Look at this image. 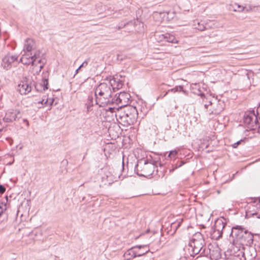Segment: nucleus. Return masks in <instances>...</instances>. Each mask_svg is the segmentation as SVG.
Segmentation results:
<instances>
[{"label":"nucleus","mask_w":260,"mask_h":260,"mask_svg":"<svg viewBox=\"0 0 260 260\" xmlns=\"http://www.w3.org/2000/svg\"><path fill=\"white\" fill-rule=\"evenodd\" d=\"M116 82L115 79L111 80L108 82L100 83L94 89L95 104L100 107H104L110 103H113L112 97V89L114 91L115 87L113 83Z\"/></svg>","instance_id":"nucleus-1"},{"label":"nucleus","mask_w":260,"mask_h":260,"mask_svg":"<svg viewBox=\"0 0 260 260\" xmlns=\"http://www.w3.org/2000/svg\"><path fill=\"white\" fill-rule=\"evenodd\" d=\"M254 234L243 225H236L231 229L230 237L233 239L234 243H239L242 245L251 246L253 243Z\"/></svg>","instance_id":"nucleus-2"},{"label":"nucleus","mask_w":260,"mask_h":260,"mask_svg":"<svg viewBox=\"0 0 260 260\" xmlns=\"http://www.w3.org/2000/svg\"><path fill=\"white\" fill-rule=\"evenodd\" d=\"M138 113L136 107L131 105L126 106L123 109L116 112L115 116L118 122L124 126L128 127L134 124L136 121Z\"/></svg>","instance_id":"nucleus-3"},{"label":"nucleus","mask_w":260,"mask_h":260,"mask_svg":"<svg viewBox=\"0 0 260 260\" xmlns=\"http://www.w3.org/2000/svg\"><path fill=\"white\" fill-rule=\"evenodd\" d=\"M161 168L162 164L160 161L147 160H140L135 167V172L140 176L148 177L152 175L155 170L158 172V166Z\"/></svg>","instance_id":"nucleus-4"},{"label":"nucleus","mask_w":260,"mask_h":260,"mask_svg":"<svg viewBox=\"0 0 260 260\" xmlns=\"http://www.w3.org/2000/svg\"><path fill=\"white\" fill-rule=\"evenodd\" d=\"M180 80L183 81L184 83H181L180 85V92H182L185 95H187L188 90L187 89H190L191 92L193 93L200 95L203 100L206 99L208 100L207 95H205L204 91H206V89L204 87H201V84L199 83L192 84L189 85H188L187 81L180 78Z\"/></svg>","instance_id":"nucleus-5"},{"label":"nucleus","mask_w":260,"mask_h":260,"mask_svg":"<svg viewBox=\"0 0 260 260\" xmlns=\"http://www.w3.org/2000/svg\"><path fill=\"white\" fill-rule=\"evenodd\" d=\"M148 247V245H139L135 246L127 250L124 254L123 256L125 259L127 260L132 259L135 257L142 256L149 251V249L146 250L145 252H139L137 249Z\"/></svg>","instance_id":"nucleus-6"},{"label":"nucleus","mask_w":260,"mask_h":260,"mask_svg":"<svg viewBox=\"0 0 260 260\" xmlns=\"http://www.w3.org/2000/svg\"><path fill=\"white\" fill-rule=\"evenodd\" d=\"M244 247L240 249L237 246L233 247L227 252L229 253L230 260H246Z\"/></svg>","instance_id":"nucleus-7"},{"label":"nucleus","mask_w":260,"mask_h":260,"mask_svg":"<svg viewBox=\"0 0 260 260\" xmlns=\"http://www.w3.org/2000/svg\"><path fill=\"white\" fill-rule=\"evenodd\" d=\"M22 116V113L18 109H11L5 112V116L3 117V122L6 123L13 122L20 119Z\"/></svg>","instance_id":"nucleus-8"},{"label":"nucleus","mask_w":260,"mask_h":260,"mask_svg":"<svg viewBox=\"0 0 260 260\" xmlns=\"http://www.w3.org/2000/svg\"><path fill=\"white\" fill-rule=\"evenodd\" d=\"M188 246L191 248L192 254L200 253V255H202L206 254L205 241H203V242L200 241H189Z\"/></svg>","instance_id":"nucleus-9"},{"label":"nucleus","mask_w":260,"mask_h":260,"mask_svg":"<svg viewBox=\"0 0 260 260\" xmlns=\"http://www.w3.org/2000/svg\"><path fill=\"white\" fill-rule=\"evenodd\" d=\"M226 225V223L222 220H219L215 222L214 227L212 228V231L211 236L212 239L218 240L222 237V230Z\"/></svg>","instance_id":"nucleus-10"},{"label":"nucleus","mask_w":260,"mask_h":260,"mask_svg":"<svg viewBox=\"0 0 260 260\" xmlns=\"http://www.w3.org/2000/svg\"><path fill=\"white\" fill-rule=\"evenodd\" d=\"M116 99L115 102L113 101V103H116L117 104H121L120 108L122 107H125L127 106V104L129 103L131 98L130 94L126 92H120L118 95L117 94L115 95Z\"/></svg>","instance_id":"nucleus-11"},{"label":"nucleus","mask_w":260,"mask_h":260,"mask_svg":"<svg viewBox=\"0 0 260 260\" xmlns=\"http://www.w3.org/2000/svg\"><path fill=\"white\" fill-rule=\"evenodd\" d=\"M17 59V56L15 55H7L2 59V66L6 70H9L11 68V64Z\"/></svg>","instance_id":"nucleus-12"},{"label":"nucleus","mask_w":260,"mask_h":260,"mask_svg":"<svg viewBox=\"0 0 260 260\" xmlns=\"http://www.w3.org/2000/svg\"><path fill=\"white\" fill-rule=\"evenodd\" d=\"M33 58L30 53L24 52V54L21 56L20 61L24 65L31 64L34 67H36Z\"/></svg>","instance_id":"nucleus-13"},{"label":"nucleus","mask_w":260,"mask_h":260,"mask_svg":"<svg viewBox=\"0 0 260 260\" xmlns=\"http://www.w3.org/2000/svg\"><path fill=\"white\" fill-rule=\"evenodd\" d=\"M244 248L245 250H244V251L245 252L246 260H254L257 255L255 248L251 246Z\"/></svg>","instance_id":"nucleus-14"},{"label":"nucleus","mask_w":260,"mask_h":260,"mask_svg":"<svg viewBox=\"0 0 260 260\" xmlns=\"http://www.w3.org/2000/svg\"><path fill=\"white\" fill-rule=\"evenodd\" d=\"M254 117H255V114L254 110L245 113L243 117V122L244 124L247 125L248 128L252 125Z\"/></svg>","instance_id":"nucleus-15"},{"label":"nucleus","mask_w":260,"mask_h":260,"mask_svg":"<svg viewBox=\"0 0 260 260\" xmlns=\"http://www.w3.org/2000/svg\"><path fill=\"white\" fill-rule=\"evenodd\" d=\"M35 48L36 44L34 40L30 38L26 39L24 45V52L30 53L31 52V51L35 50Z\"/></svg>","instance_id":"nucleus-16"},{"label":"nucleus","mask_w":260,"mask_h":260,"mask_svg":"<svg viewBox=\"0 0 260 260\" xmlns=\"http://www.w3.org/2000/svg\"><path fill=\"white\" fill-rule=\"evenodd\" d=\"M18 90L21 94H26L31 90V87L27 81H22L18 85Z\"/></svg>","instance_id":"nucleus-17"},{"label":"nucleus","mask_w":260,"mask_h":260,"mask_svg":"<svg viewBox=\"0 0 260 260\" xmlns=\"http://www.w3.org/2000/svg\"><path fill=\"white\" fill-rule=\"evenodd\" d=\"M222 103H220V101L217 102V104L216 107H214L213 110H209V114L210 115H218L223 110V107L222 104Z\"/></svg>","instance_id":"nucleus-18"},{"label":"nucleus","mask_w":260,"mask_h":260,"mask_svg":"<svg viewBox=\"0 0 260 260\" xmlns=\"http://www.w3.org/2000/svg\"><path fill=\"white\" fill-rule=\"evenodd\" d=\"M193 26L194 28L200 31H203L206 29V26H205L204 22L202 21H200L198 20L193 21Z\"/></svg>","instance_id":"nucleus-19"},{"label":"nucleus","mask_w":260,"mask_h":260,"mask_svg":"<svg viewBox=\"0 0 260 260\" xmlns=\"http://www.w3.org/2000/svg\"><path fill=\"white\" fill-rule=\"evenodd\" d=\"M48 79L45 77H43L41 83L39 85H37L35 88L37 90H39V86L43 88V90L45 91L48 88Z\"/></svg>","instance_id":"nucleus-20"},{"label":"nucleus","mask_w":260,"mask_h":260,"mask_svg":"<svg viewBox=\"0 0 260 260\" xmlns=\"http://www.w3.org/2000/svg\"><path fill=\"white\" fill-rule=\"evenodd\" d=\"M86 106L87 107V112L92 110L91 108L93 106V96L92 94H89L88 95Z\"/></svg>","instance_id":"nucleus-21"},{"label":"nucleus","mask_w":260,"mask_h":260,"mask_svg":"<svg viewBox=\"0 0 260 260\" xmlns=\"http://www.w3.org/2000/svg\"><path fill=\"white\" fill-rule=\"evenodd\" d=\"M31 56L33 57L35 63L37 66L36 59L39 58H43L44 54L41 53L40 50H35L34 52H30Z\"/></svg>","instance_id":"nucleus-22"},{"label":"nucleus","mask_w":260,"mask_h":260,"mask_svg":"<svg viewBox=\"0 0 260 260\" xmlns=\"http://www.w3.org/2000/svg\"><path fill=\"white\" fill-rule=\"evenodd\" d=\"M190 241H200L203 242V241H205V240L203 235L201 233L198 232L193 235V238Z\"/></svg>","instance_id":"nucleus-23"},{"label":"nucleus","mask_w":260,"mask_h":260,"mask_svg":"<svg viewBox=\"0 0 260 260\" xmlns=\"http://www.w3.org/2000/svg\"><path fill=\"white\" fill-rule=\"evenodd\" d=\"M254 120H253L252 125L249 126V128L251 130L255 129L257 127H259V122L257 119V116L255 115V117H254Z\"/></svg>","instance_id":"nucleus-24"},{"label":"nucleus","mask_w":260,"mask_h":260,"mask_svg":"<svg viewBox=\"0 0 260 260\" xmlns=\"http://www.w3.org/2000/svg\"><path fill=\"white\" fill-rule=\"evenodd\" d=\"M245 10L244 7L241 6L238 4L235 3L234 7V11H238L239 12H241L244 11Z\"/></svg>","instance_id":"nucleus-25"},{"label":"nucleus","mask_w":260,"mask_h":260,"mask_svg":"<svg viewBox=\"0 0 260 260\" xmlns=\"http://www.w3.org/2000/svg\"><path fill=\"white\" fill-rule=\"evenodd\" d=\"M42 58H39L36 59L37 66L38 64H40V66H39V72H40L43 69L45 63V62H43Z\"/></svg>","instance_id":"nucleus-26"},{"label":"nucleus","mask_w":260,"mask_h":260,"mask_svg":"<svg viewBox=\"0 0 260 260\" xmlns=\"http://www.w3.org/2000/svg\"><path fill=\"white\" fill-rule=\"evenodd\" d=\"M177 151L175 150H172V151H171L169 154V155L168 156L171 158V159H176V158H177Z\"/></svg>","instance_id":"nucleus-27"},{"label":"nucleus","mask_w":260,"mask_h":260,"mask_svg":"<svg viewBox=\"0 0 260 260\" xmlns=\"http://www.w3.org/2000/svg\"><path fill=\"white\" fill-rule=\"evenodd\" d=\"M247 138H245L244 139H241L239 141H237V142L234 143L233 145H232V146L233 148H237V147L239 145H240V144H241L242 143H244L245 141L246 140H247Z\"/></svg>","instance_id":"nucleus-28"},{"label":"nucleus","mask_w":260,"mask_h":260,"mask_svg":"<svg viewBox=\"0 0 260 260\" xmlns=\"http://www.w3.org/2000/svg\"><path fill=\"white\" fill-rule=\"evenodd\" d=\"M192 256V254L189 252L188 254L185 253L184 256L180 257V260H191L190 257Z\"/></svg>","instance_id":"nucleus-29"},{"label":"nucleus","mask_w":260,"mask_h":260,"mask_svg":"<svg viewBox=\"0 0 260 260\" xmlns=\"http://www.w3.org/2000/svg\"><path fill=\"white\" fill-rule=\"evenodd\" d=\"M178 91V86H176L175 88L168 89V91L164 95V96H166V94L170 92L175 93Z\"/></svg>","instance_id":"nucleus-30"},{"label":"nucleus","mask_w":260,"mask_h":260,"mask_svg":"<svg viewBox=\"0 0 260 260\" xmlns=\"http://www.w3.org/2000/svg\"><path fill=\"white\" fill-rule=\"evenodd\" d=\"M6 204L3 203H0V216L3 213L4 211L6 210Z\"/></svg>","instance_id":"nucleus-31"},{"label":"nucleus","mask_w":260,"mask_h":260,"mask_svg":"<svg viewBox=\"0 0 260 260\" xmlns=\"http://www.w3.org/2000/svg\"><path fill=\"white\" fill-rule=\"evenodd\" d=\"M207 97L208 98V100H206V99H204V101L203 100L204 102H206L208 103V104H205L204 105V107L206 109H207L208 107L210 106V105H212L213 104L212 102H211V101L210 100H209V96H207Z\"/></svg>","instance_id":"nucleus-32"},{"label":"nucleus","mask_w":260,"mask_h":260,"mask_svg":"<svg viewBox=\"0 0 260 260\" xmlns=\"http://www.w3.org/2000/svg\"><path fill=\"white\" fill-rule=\"evenodd\" d=\"M168 41L172 43H178V40L173 36H170L169 37Z\"/></svg>","instance_id":"nucleus-33"},{"label":"nucleus","mask_w":260,"mask_h":260,"mask_svg":"<svg viewBox=\"0 0 260 260\" xmlns=\"http://www.w3.org/2000/svg\"><path fill=\"white\" fill-rule=\"evenodd\" d=\"M106 111H109L111 113H114L116 112V111L118 112V111H120V110H118V108L115 107H109L108 109H106Z\"/></svg>","instance_id":"nucleus-34"},{"label":"nucleus","mask_w":260,"mask_h":260,"mask_svg":"<svg viewBox=\"0 0 260 260\" xmlns=\"http://www.w3.org/2000/svg\"><path fill=\"white\" fill-rule=\"evenodd\" d=\"M245 10L246 12H249L252 11L253 7L251 5H249L248 7H245Z\"/></svg>","instance_id":"nucleus-35"},{"label":"nucleus","mask_w":260,"mask_h":260,"mask_svg":"<svg viewBox=\"0 0 260 260\" xmlns=\"http://www.w3.org/2000/svg\"><path fill=\"white\" fill-rule=\"evenodd\" d=\"M178 168V166L177 164L175 165H172V168L170 169V172H173L175 170Z\"/></svg>","instance_id":"nucleus-36"},{"label":"nucleus","mask_w":260,"mask_h":260,"mask_svg":"<svg viewBox=\"0 0 260 260\" xmlns=\"http://www.w3.org/2000/svg\"><path fill=\"white\" fill-rule=\"evenodd\" d=\"M6 191V188L3 185L0 184V194H3Z\"/></svg>","instance_id":"nucleus-37"},{"label":"nucleus","mask_w":260,"mask_h":260,"mask_svg":"<svg viewBox=\"0 0 260 260\" xmlns=\"http://www.w3.org/2000/svg\"><path fill=\"white\" fill-rule=\"evenodd\" d=\"M181 215L180 214V216ZM182 217H180V221H179V223H180V225L181 224V223L182 222H183V221H188V219L187 218H186V217L184 216V215L183 214L182 215Z\"/></svg>","instance_id":"nucleus-38"},{"label":"nucleus","mask_w":260,"mask_h":260,"mask_svg":"<svg viewBox=\"0 0 260 260\" xmlns=\"http://www.w3.org/2000/svg\"><path fill=\"white\" fill-rule=\"evenodd\" d=\"M122 85H123V84L122 83V81H117V85L116 88L117 89H119L120 88L122 87Z\"/></svg>","instance_id":"nucleus-39"},{"label":"nucleus","mask_w":260,"mask_h":260,"mask_svg":"<svg viewBox=\"0 0 260 260\" xmlns=\"http://www.w3.org/2000/svg\"><path fill=\"white\" fill-rule=\"evenodd\" d=\"M88 64V61L87 60L84 61L80 66L79 68H81L82 67H86Z\"/></svg>","instance_id":"nucleus-40"},{"label":"nucleus","mask_w":260,"mask_h":260,"mask_svg":"<svg viewBox=\"0 0 260 260\" xmlns=\"http://www.w3.org/2000/svg\"><path fill=\"white\" fill-rule=\"evenodd\" d=\"M257 115H260V103L258 104V106L257 107V110H256Z\"/></svg>","instance_id":"nucleus-41"},{"label":"nucleus","mask_w":260,"mask_h":260,"mask_svg":"<svg viewBox=\"0 0 260 260\" xmlns=\"http://www.w3.org/2000/svg\"><path fill=\"white\" fill-rule=\"evenodd\" d=\"M23 121L24 122L26 123L27 125L28 126L29 125V122H28V121L27 120V119H24L23 120Z\"/></svg>","instance_id":"nucleus-42"},{"label":"nucleus","mask_w":260,"mask_h":260,"mask_svg":"<svg viewBox=\"0 0 260 260\" xmlns=\"http://www.w3.org/2000/svg\"><path fill=\"white\" fill-rule=\"evenodd\" d=\"M80 69H81V68H79H79H78L76 70V71H75V74H78V72H79V70H80Z\"/></svg>","instance_id":"nucleus-43"},{"label":"nucleus","mask_w":260,"mask_h":260,"mask_svg":"<svg viewBox=\"0 0 260 260\" xmlns=\"http://www.w3.org/2000/svg\"><path fill=\"white\" fill-rule=\"evenodd\" d=\"M183 165H184V162L182 161H180V165H179L180 167H181Z\"/></svg>","instance_id":"nucleus-44"},{"label":"nucleus","mask_w":260,"mask_h":260,"mask_svg":"<svg viewBox=\"0 0 260 260\" xmlns=\"http://www.w3.org/2000/svg\"><path fill=\"white\" fill-rule=\"evenodd\" d=\"M141 249H137V251L139 252H145L146 250L145 251H141L140 250Z\"/></svg>","instance_id":"nucleus-45"},{"label":"nucleus","mask_w":260,"mask_h":260,"mask_svg":"<svg viewBox=\"0 0 260 260\" xmlns=\"http://www.w3.org/2000/svg\"><path fill=\"white\" fill-rule=\"evenodd\" d=\"M254 235H256V236H258V237L260 238V234H255Z\"/></svg>","instance_id":"nucleus-46"},{"label":"nucleus","mask_w":260,"mask_h":260,"mask_svg":"<svg viewBox=\"0 0 260 260\" xmlns=\"http://www.w3.org/2000/svg\"><path fill=\"white\" fill-rule=\"evenodd\" d=\"M178 228H179V223H178L177 225L176 226V230Z\"/></svg>","instance_id":"nucleus-47"},{"label":"nucleus","mask_w":260,"mask_h":260,"mask_svg":"<svg viewBox=\"0 0 260 260\" xmlns=\"http://www.w3.org/2000/svg\"><path fill=\"white\" fill-rule=\"evenodd\" d=\"M184 207H186V208H187V209L188 208V206H184Z\"/></svg>","instance_id":"nucleus-48"},{"label":"nucleus","mask_w":260,"mask_h":260,"mask_svg":"<svg viewBox=\"0 0 260 260\" xmlns=\"http://www.w3.org/2000/svg\"><path fill=\"white\" fill-rule=\"evenodd\" d=\"M123 165H124V163L123 162H122V167L123 168Z\"/></svg>","instance_id":"nucleus-49"},{"label":"nucleus","mask_w":260,"mask_h":260,"mask_svg":"<svg viewBox=\"0 0 260 260\" xmlns=\"http://www.w3.org/2000/svg\"><path fill=\"white\" fill-rule=\"evenodd\" d=\"M6 199H7V200H8V197H7V196H6Z\"/></svg>","instance_id":"nucleus-50"},{"label":"nucleus","mask_w":260,"mask_h":260,"mask_svg":"<svg viewBox=\"0 0 260 260\" xmlns=\"http://www.w3.org/2000/svg\"><path fill=\"white\" fill-rule=\"evenodd\" d=\"M257 160H260V158L258 159H257Z\"/></svg>","instance_id":"nucleus-51"}]
</instances>
